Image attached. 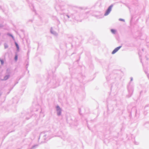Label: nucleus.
I'll list each match as a JSON object with an SVG mask.
<instances>
[{
	"label": "nucleus",
	"instance_id": "f257e3e1",
	"mask_svg": "<svg viewBox=\"0 0 149 149\" xmlns=\"http://www.w3.org/2000/svg\"><path fill=\"white\" fill-rule=\"evenodd\" d=\"M112 8V6H111L109 7L108 8V9H107L105 13L104 14L105 16H107L109 14L110 11H111Z\"/></svg>",
	"mask_w": 149,
	"mask_h": 149
},
{
	"label": "nucleus",
	"instance_id": "f03ea898",
	"mask_svg": "<svg viewBox=\"0 0 149 149\" xmlns=\"http://www.w3.org/2000/svg\"><path fill=\"white\" fill-rule=\"evenodd\" d=\"M121 46H119L116 48L112 52V54H114L121 47Z\"/></svg>",
	"mask_w": 149,
	"mask_h": 149
},
{
	"label": "nucleus",
	"instance_id": "7ed1b4c3",
	"mask_svg": "<svg viewBox=\"0 0 149 149\" xmlns=\"http://www.w3.org/2000/svg\"><path fill=\"white\" fill-rule=\"evenodd\" d=\"M57 111L60 112V113L58 114V115H60L61 113V110L59 106L57 107Z\"/></svg>",
	"mask_w": 149,
	"mask_h": 149
},
{
	"label": "nucleus",
	"instance_id": "20e7f679",
	"mask_svg": "<svg viewBox=\"0 0 149 149\" xmlns=\"http://www.w3.org/2000/svg\"><path fill=\"white\" fill-rule=\"evenodd\" d=\"M9 75H6V76L4 78V79H3V80H6L7 79L9 78Z\"/></svg>",
	"mask_w": 149,
	"mask_h": 149
},
{
	"label": "nucleus",
	"instance_id": "39448f33",
	"mask_svg": "<svg viewBox=\"0 0 149 149\" xmlns=\"http://www.w3.org/2000/svg\"><path fill=\"white\" fill-rule=\"evenodd\" d=\"M111 32L113 34L115 33L116 31L115 30L113 29H111Z\"/></svg>",
	"mask_w": 149,
	"mask_h": 149
},
{
	"label": "nucleus",
	"instance_id": "423d86ee",
	"mask_svg": "<svg viewBox=\"0 0 149 149\" xmlns=\"http://www.w3.org/2000/svg\"><path fill=\"white\" fill-rule=\"evenodd\" d=\"M15 44L16 47L17 48V50H18L19 49V45H18V44L16 42H15Z\"/></svg>",
	"mask_w": 149,
	"mask_h": 149
},
{
	"label": "nucleus",
	"instance_id": "0eeeda50",
	"mask_svg": "<svg viewBox=\"0 0 149 149\" xmlns=\"http://www.w3.org/2000/svg\"><path fill=\"white\" fill-rule=\"evenodd\" d=\"M15 61H17V55H16L15 57Z\"/></svg>",
	"mask_w": 149,
	"mask_h": 149
},
{
	"label": "nucleus",
	"instance_id": "6e6552de",
	"mask_svg": "<svg viewBox=\"0 0 149 149\" xmlns=\"http://www.w3.org/2000/svg\"><path fill=\"white\" fill-rule=\"evenodd\" d=\"M0 61L2 64H3V61L2 60H0Z\"/></svg>",
	"mask_w": 149,
	"mask_h": 149
},
{
	"label": "nucleus",
	"instance_id": "1a4fd4ad",
	"mask_svg": "<svg viewBox=\"0 0 149 149\" xmlns=\"http://www.w3.org/2000/svg\"><path fill=\"white\" fill-rule=\"evenodd\" d=\"M8 47V46L7 45H5V48H7V47Z\"/></svg>",
	"mask_w": 149,
	"mask_h": 149
},
{
	"label": "nucleus",
	"instance_id": "9d476101",
	"mask_svg": "<svg viewBox=\"0 0 149 149\" xmlns=\"http://www.w3.org/2000/svg\"><path fill=\"white\" fill-rule=\"evenodd\" d=\"M58 114H58L60 113V112L59 111H57Z\"/></svg>",
	"mask_w": 149,
	"mask_h": 149
}]
</instances>
